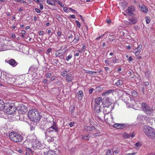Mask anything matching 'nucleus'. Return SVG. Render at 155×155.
I'll return each mask as SVG.
<instances>
[{
  "label": "nucleus",
  "mask_w": 155,
  "mask_h": 155,
  "mask_svg": "<svg viewBox=\"0 0 155 155\" xmlns=\"http://www.w3.org/2000/svg\"><path fill=\"white\" fill-rule=\"evenodd\" d=\"M135 146L137 147H140L141 145V144L139 142H137V143L135 144Z\"/></svg>",
  "instance_id": "nucleus-44"
},
{
  "label": "nucleus",
  "mask_w": 155,
  "mask_h": 155,
  "mask_svg": "<svg viewBox=\"0 0 155 155\" xmlns=\"http://www.w3.org/2000/svg\"><path fill=\"white\" fill-rule=\"evenodd\" d=\"M75 22L77 23V25L78 27L79 28H80L81 26V24L80 22L77 20L75 21Z\"/></svg>",
  "instance_id": "nucleus-45"
},
{
  "label": "nucleus",
  "mask_w": 155,
  "mask_h": 155,
  "mask_svg": "<svg viewBox=\"0 0 155 155\" xmlns=\"http://www.w3.org/2000/svg\"><path fill=\"white\" fill-rule=\"evenodd\" d=\"M112 104V103L109 100H107L105 102H103L102 105L104 107L108 108Z\"/></svg>",
  "instance_id": "nucleus-16"
},
{
  "label": "nucleus",
  "mask_w": 155,
  "mask_h": 155,
  "mask_svg": "<svg viewBox=\"0 0 155 155\" xmlns=\"http://www.w3.org/2000/svg\"><path fill=\"white\" fill-rule=\"evenodd\" d=\"M51 51H52V49L51 48H49L48 49L47 51L48 53H49Z\"/></svg>",
  "instance_id": "nucleus-61"
},
{
  "label": "nucleus",
  "mask_w": 155,
  "mask_h": 155,
  "mask_svg": "<svg viewBox=\"0 0 155 155\" xmlns=\"http://www.w3.org/2000/svg\"><path fill=\"white\" fill-rule=\"evenodd\" d=\"M58 127L57 126V123L56 122L52 121V125L46 131L45 134L46 136H51L50 135V133H53L54 131L58 132Z\"/></svg>",
  "instance_id": "nucleus-4"
},
{
  "label": "nucleus",
  "mask_w": 155,
  "mask_h": 155,
  "mask_svg": "<svg viewBox=\"0 0 155 155\" xmlns=\"http://www.w3.org/2000/svg\"><path fill=\"white\" fill-rule=\"evenodd\" d=\"M84 71L86 73H88L90 74H93V72H92V71H90L88 70H86L85 69H84Z\"/></svg>",
  "instance_id": "nucleus-35"
},
{
  "label": "nucleus",
  "mask_w": 155,
  "mask_h": 155,
  "mask_svg": "<svg viewBox=\"0 0 155 155\" xmlns=\"http://www.w3.org/2000/svg\"><path fill=\"white\" fill-rule=\"evenodd\" d=\"M86 49V47L84 45H83L81 47V50H83V52H84L85 50Z\"/></svg>",
  "instance_id": "nucleus-49"
},
{
  "label": "nucleus",
  "mask_w": 155,
  "mask_h": 155,
  "mask_svg": "<svg viewBox=\"0 0 155 155\" xmlns=\"http://www.w3.org/2000/svg\"><path fill=\"white\" fill-rule=\"evenodd\" d=\"M54 138L53 137H50L49 138L48 140L49 142H52L54 140Z\"/></svg>",
  "instance_id": "nucleus-42"
},
{
  "label": "nucleus",
  "mask_w": 155,
  "mask_h": 155,
  "mask_svg": "<svg viewBox=\"0 0 155 155\" xmlns=\"http://www.w3.org/2000/svg\"><path fill=\"white\" fill-rule=\"evenodd\" d=\"M136 154V152L128 153L126 154V155H134Z\"/></svg>",
  "instance_id": "nucleus-52"
},
{
  "label": "nucleus",
  "mask_w": 155,
  "mask_h": 155,
  "mask_svg": "<svg viewBox=\"0 0 155 155\" xmlns=\"http://www.w3.org/2000/svg\"><path fill=\"white\" fill-rule=\"evenodd\" d=\"M146 21L147 24H149L150 21V18H149L148 17H146Z\"/></svg>",
  "instance_id": "nucleus-41"
},
{
  "label": "nucleus",
  "mask_w": 155,
  "mask_h": 155,
  "mask_svg": "<svg viewBox=\"0 0 155 155\" xmlns=\"http://www.w3.org/2000/svg\"><path fill=\"white\" fill-rule=\"evenodd\" d=\"M56 53H63V51H62L61 49L60 48L59 50H58Z\"/></svg>",
  "instance_id": "nucleus-60"
},
{
  "label": "nucleus",
  "mask_w": 155,
  "mask_h": 155,
  "mask_svg": "<svg viewBox=\"0 0 155 155\" xmlns=\"http://www.w3.org/2000/svg\"><path fill=\"white\" fill-rule=\"evenodd\" d=\"M115 84L117 86L119 87L123 84L124 81L121 80L119 79L116 82H115Z\"/></svg>",
  "instance_id": "nucleus-19"
},
{
  "label": "nucleus",
  "mask_w": 155,
  "mask_h": 155,
  "mask_svg": "<svg viewBox=\"0 0 155 155\" xmlns=\"http://www.w3.org/2000/svg\"><path fill=\"white\" fill-rule=\"evenodd\" d=\"M143 131L145 134L150 138L152 139L155 138L154 130L152 128L145 126L144 127Z\"/></svg>",
  "instance_id": "nucleus-3"
},
{
  "label": "nucleus",
  "mask_w": 155,
  "mask_h": 155,
  "mask_svg": "<svg viewBox=\"0 0 155 155\" xmlns=\"http://www.w3.org/2000/svg\"><path fill=\"white\" fill-rule=\"evenodd\" d=\"M5 107V103L2 100H0V110H3Z\"/></svg>",
  "instance_id": "nucleus-21"
},
{
  "label": "nucleus",
  "mask_w": 155,
  "mask_h": 155,
  "mask_svg": "<svg viewBox=\"0 0 155 155\" xmlns=\"http://www.w3.org/2000/svg\"><path fill=\"white\" fill-rule=\"evenodd\" d=\"M35 11L38 13H40L41 12L40 10L38 8H35Z\"/></svg>",
  "instance_id": "nucleus-53"
},
{
  "label": "nucleus",
  "mask_w": 155,
  "mask_h": 155,
  "mask_svg": "<svg viewBox=\"0 0 155 155\" xmlns=\"http://www.w3.org/2000/svg\"><path fill=\"white\" fill-rule=\"evenodd\" d=\"M5 77L7 80V83L8 84H12L15 81V79L11 74H7L5 75Z\"/></svg>",
  "instance_id": "nucleus-8"
},
{
  "label": "nucleus",
  "mask_w": 155,
  "mask_h": 155,
  "mask_svg": "<svg viewBox=\"0 0 155 155\" xmlns=\"http://www.w3.org/2000/svg\"><path fill=\"white\" fill-rule=\"evenodd\" d=\"M27 107L24 105L22 104L21 107V110H23L24 112H26L27 111Z\"/></svg>",
  "instance_id": "nucleus-29"
},
{
  "label": "nucleus",
  "mask_w": 155,
  "mask_h": 155,
  "mask_svg": "<svg viewBox=\"0 0 155 155\" xmlns=\"http://www.w3.org/2000/svg\"><path fill=\"white\" fill-rule=\"evenodd\" d=\"M123 100L127 104H130L131 101V98L129 94H123L122 95Z\"/></svg>",
  "instance_id": "nucleus-7"
},
{
  "label": "nucleus",
  "mask_w": 155,
  "mask_h": 155,
  "mask_svg": "<svg viewBox=\"0 0 155 155\" xmlns=\"http://www.w3.org/2000/svg\"><path fill=\"white\" fill-rule=\"evenodd\" d=\"M38 68L35 66L34 65L31 66L29 68V70L33 72L36 71Z\"/></svg>",
  "instance_id": "nucleus-23"
},
{
  "label": "nucleus",
  "mask_w": 155,
  "mask_h": 155,
  "mask_svg": "<svg viewBox=\"0 0 155 155\" xmlns=\"http://www.w3.org/2000/svg\"><path fill=\"white\" fill-rule=\"evenodd\" d=\"M112 91H113L111 90L107 91L105 92H103L102 94V95L103 96H107L111 94Z\"/></svg>",
  "instance_id": "nucleus-24"
},
{
  "label": "nucleus",
  "mask_w": 155,
  "mask_h": 155,
  "mask_svg": "<svg viewBox=\"0 0 155 155\" xmlns=\"http://www.w3.org/2000/svg\"><path fill=\"white\" fill-rule=\"evenodd\" d=\"M67 71H64L62 73V75L63 76H65L67 75Z\"/></svg>",
  "instance_id": "nucleus-46"
},
{
  "label": "nucleus",
  "mask_w": 155,
  "mask_h": 155,
  "mask_svg": "<svg viewBox=\"0 0 155 155\" xmlns=\"http://www.w3.org/2000/svg\"><path fill=\"white\" fill-rule=\"evenodd\" d=\"M90 137L88 135H86V136H82V138L83 139H85L89 140Z\"/></svg>",
  "instance_id": "nucleus-36"
},
{
  "label": "nucleus",
  "mask_w": 155,
  "mask_h": 155,
  "mask_svg": "<svg viewBox=\"0 0 155 155\" xmlns=\"http://www.w3.org/2000/svg\"><path fill=\"white\" fill-rule=\"evenodd\" d=\"M78 97L79 100H81L84 96V94L82 91H79L77 93Z\"/></svg>",
  "instance_id": "nucleus-18"
},
{
  "label": "nucleus",
  "mask_w": 155,
  "mask_h": 155,
  "mask_svg": "<svg viewBox=\"0 0 155 155\" xmlns=\"http://www.w3.org/2000/svg\"><path fill=\"white\" fill-rule=\"evenodd\" d=\"M16 110L17 109L15 106H10L7 108L5 112L7 114H11L15 113Z\"/></svg>",
  "instance_id": "nucleus-9"
},
{
  "label": "nucleus",
  "mask_w": 155,
  "mask_h": 155,
  "mask_svg": "<svg viewBox=\"0 0 155 155\" xmlns=\"http://www.w3.org/2000/svg\"><path fill=\"white\" fill-rule=\"evenodd\" d=\"M118 60L117 59H116V58H115V59L113 60L112 61V62L114 63H115L117 62Z\"/></svg>",
  "instance_id": "nucleus-56"
},
{
  "label": "nucleus",
  "mask_w": 155,
  "mask_h": 155,
  "mask_svg": "<svg viewBox=\"0 0 155 155\" xmlns=\"http://www.w3.org/2000/svg\"><path fill=\"white\" fill-rule=\"evenodd\" d=\"M66 81L68 82H70L72 80V78L69 75H68L66 77Z\"/></svg>",
  "instance_id": "nucleus-26"
},
{
  "label": "nucleus",
  "mask_w": 155,
  "mask_h": 155,
  "mask_svg": "<svg viewBox=\"0 0 155 155\" xmlns=\"http://www.w3.org/2000/svg\"><path fill=\"white\" fill-rule=\"evenodd\" d=\"M145 74L146 77L147 78H148L149 77V75L150 74V72L148 71H147L145 72Z\"/></svg>",
  "instance_id": "nucleus-40"
},
{
  "label": "nucleus",
  "mask_w": 155,
  "mask_h": 155,
  "mask_svg": "<svg viewBox=\"0 0 155 155\" xmlns=\"http://www.w3.org/2000/svg\"><path fill=\"white\" fill-rule=\"evenodd\" d=\"M28 116L31 120L35 122L39 121L41 117L39 112L36 109L30 110L28 113Z\"/></svg>",
  "instance_id": "nucleus-1"
},
{
  "label": "nucleus",
  "mask_w": 155,
  "mask_h": 155,
  "mask_svg": "<svg viewBox=\"0 0 155 155\" xmlns=\"http://www.w3.org/2000/svg\"><path fill=\"white\" fill-rule=\"evenodd\" d=\"M26 150H27L30 153H32V150H31V149L30 148H26Z\"/></svg>",
  "instance_id": "nucleus-51"
},
{
  "label": "nucleus",
  "mask_w": 155,
  "mask_h": 155,
  "mask_svg": "<svg viewBox=\"0 0 155 155\" xmlns=\"http://www.w3.org/2000/svg\"><path fill=\"white\" fill-rule=\"evenodd\" d=\"M51 152L49 151L47 153V155H53V154L51 153Z\"/></svg>",
  "instance_id": "nucleus-64"
},
{
  "label": "nucleus",
  "mask_w": 155,
  "mask_h": 155,
  "mask_svg": "<svg viewBox=\"0 0 155 155\" xmlns=\"http://www.w3.org/2000/svg\"><path fill=\"white\" fill-rule=\"evenodd\" d=\"M100 135V133L99 132H97L96 133L94 134L93 135V136L94 137L99 136Z\"/></svg>",
  "instance_id": "nucleus-50"
},
{
  "label": "nucleus",
  "mask_w": 155,
  "mask_h": 155,
  "mask_svg": "<svg viewBox=\"0 0 155 155\" xmlns=\"http://www.w3.org/2000/svg\"><path fill=\"white\" fill-rule=\"evenodd\" d=\"M39 7L42 10L43 8V5L40 3L39 5Z\"/></svg>",
  "instance_id": "nucleus-59"
},
{
  "label": "nucleus",
  "mask_w": 155,
  "mask_h": 155,
  "mask_svg": "<svg viewBox=\"0 0 155 155\" xmlns=\"http://www.w3.org/2000/svg\"><path fill=\"white\" fill-rule=\"evenodd\" d=\"M75 122H71L69 124V126L70 127H72L74 126V125L75 124Z\"/></svg>",
  "instance_id": "nucleus-48"
},
{
  "label": "nucleus",
  "mask_w": 155,
  "mask_h": 155,
  "mask_svg": "<svg viewBox=\"0 0 155 155\" xmlns=\"http://www.w3.org/2000/svg\"><path fill=\"white\" fill-rule=\"evenodd\" d=\"M9 137L10 140L15 142H21L23 139V137L20 134L15 132H11Z\"/></svg>",
  "instance_id": "nucleus-2"
},
{
  "label": "nucleus",
  "mask_w": 155,
  "mask_h": 155,
  "mask_svg": "<svg viewBox=\"0 0 155 155\" xmlns=\"http://www.w3.org/2000/svg\"><path fill=\"white\" fill-rule=\"evenodd\" d=\"M84 129L85 131L88 132H90L91 131H94V132L96 131V130L95 128L92 125L90 126H85L84 127Z\"/></svg>",
  "instance_id": "nucleus-13"
},
{
  "label": "nucleus",
  "mask_w": 155,
  "mask_h": 155,
  "mask_svg": "<svg viewBox=\"0 0 155 155\" xmlns=\"http://www.w3.org/2000/svg\"><path fill=\"white\" fill-rule=\"evenodd\" d=\"M61 49L62 51H63V53L64 54V52H65L68 50V47L67 46H66L64 48L63 47H61Z\"/></svg>",
  "instance_id": "nucleus-30"
},
{
  "label": "nucleus",
  "mask_w": 155,
  "mask_h": 155,
  "mask_svg": "<svg viewBox=\"0 0 155 155\" xmlns=\"http://www.w3.org/2000/svg\"><path fill=\"white\" fill-rule=\"evenodd\" d=\"M107 155H111L112 153L110 150H108L106 153Z\"/></svg>",
  "instance_id": "nucleus-43"
},
{
  "label": "nucleus",
  "mask_w": 155,
  "mask_h": 155,
  "mask_svg": "<svg viewBox=\"0 0 155 155\" xmlns=\"http://www.w3.org/2000/svg\"><path fill=\"white\" fill-rule=\"evenodd\" d=\"M102 104L103 101L101 97H98L96 99L94 105V110L97 112H99L101 111V106Z\"/></svg>",
  "instance_id": "nucleus-5"
},
{
  "label": "nucleus",
  "mask_w": 155,
  "mask_h": 155,
  "mask_svg": "<svg viewBox=\"0 0 155 155\" xmlns=\"http://www.w3.org/2000/svg\"><path fill=\"white\" fill-rule=\"evenodd\" d=\"M5 62L14 67H16L18 64L17 62L13 59H11L7 60H5Z\"/></svg>",
  "instance_id": "nucleus-12"
},
{
  "label": "nucleus",
  "mask_w": 155,
  "mask_h": 155,
  "mask_svg": "<svg viewBox=\"0 0 155 155\" xmlns=\"http://www.w3.org/2000/svg\"><path fill=\"white\" fill-rule=\"evenodd\" d=\"M47 3L48 4L52 5H55L54 2L52 0H47Z\"/></svg>",
  "instance_id": "nucleus-27"
},
{
  "label": "nucleus",
  "mask_w": 155,
  "mask_h": 155,
  "mask_svg": "<svg viewBox=\"0 0 155 155\" xmlns=\"http://www.w3.org/2000/svg\"><path fill=\"white\" fill-rule=\"evenodd\" d=\"M140 10L142 12L144 13H147L148 11V9L144 5H142Z\"/></svg>",
  "instance_id": "nucleus-22"
},
{
  "label": "nucleus",
  "mask_w": 155,
  "mask_h": 155,
  "mask_svg": "<svg viewBox=\"0 0 155 155\" xmlns=\"http://www.w3.org/2000/svg\"><path fill=\"white\" fill-rule=\"evenodd\" d=\"M111 58H108L107 60H104V63L107 65H110L112 63V60H110V59Z\"/></svg>",
  "instance_id": "nucleus-25"
},
{
  "label": "nucleus",
  "mask_w": 155,
  "mask_h": 155,
  "mask_svg": "<svg viewBox=\"0 0 155 155\" xmlns=\"http://www.w3.org/2000/svg\"><path fill=\"white\" fill-rule=\"evenodd\" d=\"M135 11V8L134 7L133 5L129 6L125 10V12L126 14L124 13V15H128L131 17H133L135 15L134 12Z\"/></svg>",
  "instance_id": "nucleus-6"
},
{
  "label": "nucleus",
  "mask_w": 155,
  "mask_h": 155,
  "mask_svg": "<svg viewBox=\"0 0 155 155\" xmlns=\"http://www.w3.org/2000/svg\"><path fill=\"white\" fill-rule=\"evenodd\" d=\"M93 91V88H91L90 89L89 91V93L90 94H91Z\"/></svg>",
  "instance_id": "nucleus-57"
},
{
  "label": "nucleus",
  "mask_w": 155,
  "mask_h": 155,
  "mask_svg": "<svg viewBox=\"0 0 155 155\" xmlns=\"http://www.w3.org/2000/svg\"><path fill=\"white\" fill-rule=\"evenodd\" d=\"M135 136V134H134V132L132 133L131 134V135H130L129 134H127L126 137L127 138H130V137H131L132 138H133Z\"/></svg>",
  "instance_id": "nucleus-33"
},
{
  "label": "nucleus",
  "mask_w": 155,
  "mask_h": 155,
  "mask_svg": "<svg viewBox=\"0 0 155 155\" xmlns=\"http://www.w3.org/2000/svg\"><path fill=\"white\" fill-rule=\"evenodd\" d=\"M52 76V74L51 73H48L46 75V77L47 78H51Z\"/></svg>",
  "instance_id": "nucleus-39"
},
{
  "label": "nucleus",
  "mask_w": 155,
  "mask_h": 155,
  "mask_svg": "<svg viewBox=\"0 0 155 155\" xmlns=\"http://www.w3.org/2000/svg\"><path fill=\"white\" fill-rule=\"evenodd\" d=\"M142 108L143 110L146 112L147 113H149L150 112H152V109L146 104L145 103H143L141 104Z\"/></svg>",
  "instance_id": "nucleus-10"
},
{
  "label": "nucleus",
  "mask_w": 155,
  "mask_h": 155,
  "mask_svg": "<svg viewBox=\"0 0 155 155\" xmlns=\"http://www.w3.org/2000/svg\"><path fill=\"white\" fill-rule=\"evenodd\" d=\"M64 11L66 12H69L70 11L69 10V8H68L66 7H64L63 8Z\"/></svg>",
  "instance_id": "nucleus-37"
},
{
  "label": "nucleus",
  "mask_w": 155,
  "mask_h": 155,
  "mask_svg": "<svg viewBox=\"0 0 155 155\" xmlns=\"http://www.w3.org/2000/svg\"><path fill=\"white\" fill-rule=\"evenodd\" d=\"M69 11L70 10V11H72L74 12H76V13L77 12L76 11H75V10H74L73 9H72V8H69Z\"/></svg>",
  "instance_id": "nucleus-58"
},
{
  "label": "nucleus",
  "mask_w": 155,
  "mask_h": 155,
  "mask_svg": "<svg viewBox=\"0 0 155 155\" xmlns=\"http://www.w3.org/2000/svg\"><path fill=\"white\" fill-rule=\"evenodd\" d=\"M108 38H109L110 41H113L115 39L114 36L113 35L109 36L108 37Z\"/></svg>",
  "instance_id": "nucleus-34"
},
{
  "label": "nucleus",
  "mask_w": 155,
  "mask_h": 155,
  "mask_svg": "<svg viewBox=\"0 0 155 155\" xmlns=\"http://www.w3.org/2000/svg\"><path fill=\"white\" fill-rule=\"evenodd\" d=\"M55 55L56 57H59L61 59L63 58L64 56V54L61 53H56Z\"/></svg>",
  "instance_id": "nucleus-20"
},
{
  "label": "nucleus",
  "mask_w": 155,
  "mask_h": 155,
  "mask_svg": "<svg viewBox=\"0 0 155 155\" xmlns=\"http://www.w3.org/2000/svg\"><path fill=\"white\" fill-rule=\"evenodd\" d=\"M79 55V53L78 52H77L74 54V56H78Z\"/></svg>",
  "instance_id": "nucleus-63"
},
{
  "label": "nucleus",
  "mask_w": 155,
  "mask_h": 155,
  "mask_svg": "<svg viewBox=\"0 0 155 155\" xmlns=\"http://www.w3.org/2000/svg\"><path fill=\"white\" fill-rule=\"evenodd\" d=\"M42 83L46 84L47 85H48V80L47 79L44 78L43 80L42 81Z\"/></svg>",
  "instance_id": "nucleus-38"
},
{
  "label": "nucleus",
  "mask_w": 155,
  "mask_h": 155,
  "mask_svg": "<svg viewBox=\"0 0 155 155\" xmlns=\"http://www.w3.org/2000/svg\"><path fill=\"white\" fill-rule=\"evenodd\" d=\"M73 56L72 54H69L66 58V60L67 61H68Z\"/></svg>",
  "instance_id": "nucleus-31"
},
{
  "label": "nucleus",
  "mask_w": 155,
  "mask_h": 155,
  "mask_svg": "<svg viewBox=\"0 0 155 155\" xmlns=\"http://www.w3.org/2000/svg\"><path fill=\"white\" fill-rule=\"evenodd\" d=\"M132 60V58L131 57H130L128 59V61H131Z\"/></svg>",
  "instance_id": "nucleus-62"
},
{
  "label": "nucleus",
  "mask_w": 155,
  "mask_h": 155,
  "mask_svg": "<svg viewBox=\"0 0 155 155\" xmlns=\"http://www.w3.org/2000/svg\"><path fill=\"white\" fill-rule=\"evenodd\" d=\"M32 136L33 137V139L32 141L35 143L36 147H37L38 148V147H40L41 146V142L40 141L38 140H36L37 139L35 135L34 134Z\"/></svg>",
  "instance_id": "nucleus-15"
},
{
  "label": "nucleus",
  "mask_w": 155,
  "mask_h": 155,
  "mask_svg": "<svg viewBox=\"0 0 155 155\" xmlns=\"http://www.w3.org/2000/svg\"><path fill=\"white\" fill-rule=\"evenodd\" d=\"M142 46L141 45H140L137 48V51H136L134 53V54L136 56H137L139 53L141 52V51Z\"/></svg>",
  "instance_id": "nucleus-17"
},
{
  "label": "nucleus",
  "mask_w": 155,
  "mask_h": 155,
  "mask_svg": "<svg viewBox=\"0 0 155 155\" xmlns=\"http://www.w3.org/2000/svg\"><path fill=\"white\" fill-rule=\"evenodd\" d=\"M61 34V31H58L57 32V35L59 37H60Z\"/></svg>",
  "instance_id": "nucleus-55"
},
{
  "label": "nucleus",
  "mask_w": 155,
  "mask_h": 155,
  "mask_svg": "<svg viewBox=\"0 0 155 155\" xmlns=\"http://www.w3.org/2000/svg\"><path fill=\"white\" fill-rule=\"evenodd\" d=\"M75 16L74 15H70L69 16V18H75Z\"/></svg>",
  "instance_id": "nucleus-54"
},
{
  "label": "nucleus",
  "mask_w": 155,
  "mask_h": 155,
  "mask_svg": "<svg viewBox=\"0 0 155 155\" xmlns=\"http://www.w3.org/2000/svg\"><path fill=\"white\" fill-rule=\"evenodd\" d=\"M79 40V38L78 36L77 37L75 36L74 38V39L72 41L74 42L75 44L77 43H78V41Z\"/></svg>",
  "instance_id": "nucleus-32"
},
{
  "label": "nucleus",
  "mask_w": 155,
  "mask_h": 155,
  "mask_svg": "<svg viewBox=\"0 0 155 155\" xmlns=\"http://www.w3.org/2000/svg\"><path fill=\"white\" fill-rule=\"evenodd\" d=\"M113 126L117 129H123L126 127V125L124 124L117 123L114 124Z\"/></svg>",
  "instance_id": "nucleus-14"
},
{
  "label": "nucleus",
  "mask_w": 155,
  "mask_h": 155,
  "mask_svg": "<svg viewBox=\"0 0 155 155\" xmlns=\"http://www.w3.org/2000/svg\"><path fill=\"white\" fill-rule=\"evenodd\" d=\"M144 85L147 87L149 86V84L148 82H145L144 83Z\"/></svg>",
  "instance_id": "nucleus-47"
},
{
  "label": "nucleus",
  "mask_w": 155,
  "mask_h": 155,
  "mask_svg": "<svg viewBox=\"0 0 155 155\" xmlns=\"http://www.w3.org/2000/svg\"><path fill=\"white\" fill-rule=\"evenodd\" d=\"M131 94L132 96L134 97H136L138 95L137 92L135 91H131Z\"/></svg>",
  "instance_id": "nucleus-28"
},
{
  "label": "nucleus",
  "mask_w": 155,
  "mask_h": 155,
  "mask_svg": "<svg viewBox=\"0 0 155 155\" xmlns=\"http://www.w3.org/2000/svg\"><path fill=\"white\" fill-rule=\"evenodd\" d=\"M137 21V19L134 17H132L128 19L125 21V23L127 25H134L136 24Z\"/></svg>",
  "instance_id": "nucleus-11"
}]
</instances>
